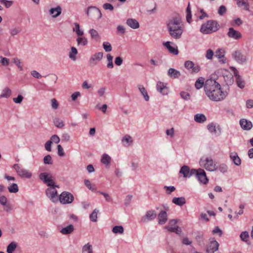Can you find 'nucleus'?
<instances>
[{
  "label": "nucleus",
  "instance_id": "obj_1",
  "mask_svg": "<svg viewBox=\"0 0 253 253\" xmlns=\"http://www.w3.org/2000/svg\"><path fill=\"white\" fill-rule=\"evenodd\" d=\"M204 89L209 98L213 101L223 100L227 95V92L222 91L220 84L213 79H208L206 81Z\"/></svg>",
  "mask_w": 253,
  "mask_h": 253
},
{
  "label": "nucleus",
  "instance_id": "obj_2",
  "mask_svg": "<svg viewBox=\"0 0 253 253\" xmlns=\"http://www.w3.org/2000/svg\"><path fill=\"white\" fill-rule=\"evenodd\" d=\"M168 33L170 37L174 40L181 38L184 32V27L180 16L175 14L169 18L166 22Z\"/></svg>",
  "mask_w": 253,
  "mask_h": 253
},
{
  "label": "nucleus",
  "instance_id": "obj_3",
  "mask_svg": "<svg viewBox=\"0 0 253 253\" xmlns=\"http://www.w3.org/2000/svg\"><path fill=\"white\" fill-rule=\"evenodd\" d=\"M199 165L209 171L217 170V167L211 156H203L199 160Z\"/></svg>",
  "mask_w": 253,
  "mask_h": 253
},
{
  "label": "nucleus",
  "instance_id": "obj_4",
  "mask_svg": "<svg viewBox=\"0 0 253 253\" xmlns=\"http://www.w3.org/2000/svg\"><path fill=\"white\" fill-rule=\"evenodd\" d=\"M218 30L217 22L213 20H209L203 24L200 29V31L205 34L214 32Z\"/></svg>",
  "mask_w": 253,
  "mask_h": 253
},
{
  "label": "nucleus",
  "instance_id": "obj_5",
  "mask_svg": "<svg viewBox=\"0 0 253 253\" xmlns=\"http://www.w3.org/2000/svg\"><path fill=\"white\" fill-rule=\"evenodd\" d=\"M59 186L57 184L54 186H49L45 190V194L46 196L53 203H56L58 201L59 197L57 195V191L56 188H58Z\"/></svg>",
  "mask_w": 253,
  "mask_h": 253
},
{
  "label": "nucleus",
  "instance_id": "obj_6",
  "mask_svg": "<svg viewBox=\"0 0 253 253\" xmlns=\"http://www.w3.org/2000/svg\"><path fill=\"white\" fill-rule=\"evenodd\" d=\"M192 174L195 175L196 178L200 182L206 184L209 182V179L207 177L205 171L202 169H192Z\"/></svg>",
  "mask_w": 253,
  "mask_h": 253
},
{
  "label": "nucleus",
  "instance_id": "obj_7",
  "mask_svg": "<svg viewBox=\"0 0 253 253\" xmlns=\"http://www.w3.org/2000/svg\"><path fill=\"white\" fill-rule=\"evenodd\" d=\"M39 178L48 187L56 184L54 181V177L50 173L42 172L39 175Z\"/></svg>",
  "mask_w": 253,
  "mask_h": 253
},
{
  "label": "nucleus",
  "instance_id": "obj_8",
  "mask_svg": "<svg viewBox=\"0 0 253 253\" xmlns=\"http://www.w3.org/2000/svg\"><path fill=\"white\" fill-rule=\"evenodd\" d=\"M232 57L236 62L242 65L246 64L248 60L247 55L239 50L232 52Z\"/></svg>",
  "mask_w": 253,
  "mask_h": 253
},
{
  "label": "nucleus",
  "instance_id": "obj_9",
  "mask_svg": "<svg viewBox=\"0 0 253 253\" xmlns=\"http://www.w3.org/2000/svg\"><path fill=\"white\" fill-rule=\"evenodd\" d=\"M13 168L15 170L17 174L22 178H30L32 177V174L30 171L21 168L17 164H14Z\"/></svg>",
  "mask_w": 253,
  "mask_h": 253
},
{
  "label": "nucleus",
  "instance_id": "obj_10",
  "mask_svg": "<svg viewBox=\"0 0 253 253\" xmlns=\"http://www.w3.org/2000/svg\"><path fill=\"white\" fill-rule=\"evenodd\" d=\"M59 200L62 204H69L73 202L74 197L70 192L64 191L59 196Z\"/></svg>",
  "mask_w": 253,
  "mask_h": 253
},
{
  "label": "nucleus",
  "instance_id": "obj_11",
  "mask_svg": "<svg viewBox=\"0 0 253 253\" xmlns=\"http://www.w3.org/2000/svg\"><path fill=\"white\" fill-rule=\"evenodd\" d=\"M185 68L192 74L198 73L201 69L198 64H195L193 61L187 60L184 63Z\"/></svg>",
  "mask_w": 253,
  "mask_h": 253
},
{
  "label": "nucleus",
  "instance_id": "obj_12",
  "mask_svg": "<svg viewBox=\"0 0 253 253\" xmlns=\"http://www.w3.org/2000/svg\"><path fill=\"white\" fill-rule=\"evenodd\" d=\"M86 14L88 16L100 19L102 17V13L100 10L95 6H89L86 11Z\"/></svg>",
  "mask_w": 253,
  "mask_h": 253
},
{
  "label": "nucleus",
  "instance_id": "obj_13",
  "mask_svg": "<svg viewBox=\"0 0 253 253\" xmlns=\"http://www.w3.org/2000/svg\"><path fill=\"white\" fill-rule=\"evenodd\" d=\"M157 216V213L154 210L148 211L145 215L141 218V222L145 223L148 221L154 220Z\"/></svg>",
  "mask_w": 253,
  "mask_h": 253
},
{
  "label": "nucleus",
  "instance_id": "obj_14",
  "mask_svg": "<svg viewBox=\"0 0 253 253\" xmlns=\"http://www.w3.org/2000/svg\"><path fill=\"white\" fill-rule=\"evenodd\" d=\"M103 56V53L99 52L95 53L91 56L90 57L89 62L90 65L95 66L102 59Z\"/></svg>",
  "mask_w": 253,
  "mask_h": 253
},
{
  "label": "nucleus",
  "instance_id": "obj_15",
  "mask_svg": "<svg viewBox=\"0 0 253 253\" xmlns=\"http://www.w3.org/2000/svg\"><path fill=\"white\" fill-rule=\"evenodd\" d=\"M163 44L168 49L170 53L174 55H177L178 54L177 47L175 46L173 43L168 41L163 42Z\"/></svg>",
  "mask_w": 253,
  "mask_h": 253
},
{
  "label": "nucleus",
  "instance_id": "obj_16",
  "mask_svg": "<svg viewBox=\"0 0 253 253\" xmlns=\"http://www.w3.org/2000/svg\"><path fill=\"white\" fill-rule=\"evenodd\" d=\"M233 71L234 75L236 77V82L239 87L243 88L245 87V82L242 79L241 77L238 74V70L235 67H231Z\"/></svg>",
  "mask_w": 253,
  "mask_h": 253
},
{
  "label": "nucleus",
  "instance_id": "obj_17",
  "mask_svg": "<svg viewBox=\"0 0 253 253\" xmlns=\"http://www.w3.org/2000/svg\"><path fill=\"white\" fill-rule=\"evenodd\" d=\"M227 36L229 38L236 40L240 39L242 37L241 33L240 32L235 30L232 27L229 28Z\"/></svg>",
  "mask_w": 253,
  "mask_h": 253
},
{
  "label": "nucleus",
  "instance_id": "obj_18",
  "mask_svg": "<svg viewBox=\"0 0 253 253\" xmlns=\"http://www.w3.org/2000/svg\"><path fill=\"white\" fill-rule=\"evenodd\" d=\"M239 124L241 128L245 130H249L253 127L252 122L245 119H241Z\"/></svg>",
  "mask_w": 253,
  "mask_h": 253
},
{
  "label": "nucleus",
  "instance_id": "obj_19",
  "mask_svg": "<svg viewBox=\"0 0 253 253\" xmlns=\"http://www.w3.org/2000/svg\"><path fill=\"white\" fill-rule=\"evenodd\" d=\"M156 88L157 91L162 95H167L169 92L168 87L164 85V83L161 82L157 83Z\"/></svg>",
  "mask_w": 253,
  "mask_h": 253
},
{
  "label": "nucleus",
  "instance_id": "obj_20",
  "mask_svg": "<svg viewBox=\"0 0 253 253\" xmlns=\"http://www.w3.org/2000/svg\"><path fill=\"white\" fill-rule=\"evenodd\" d=\"M219 244L216 241H213L211 242L208 247L207 252L208 253H213L218 249Z\"/></svg>",
  "mask_w": 253,
  "mask_h": 253
},
{
  "label": "nucleus",
  "instance_id": "obj_21",
  "mask_svg": "<svg viewBox=\"0 0 253 253\" xmlns=\"http://www.w3.org/2000/svg\"><path fill=\"white\" fill-rule=\"evenodd\" d=\"M179 172L183 175V177H190L194 174H192V169L190 170L189 167L187 166H182Z\"/></svg>",
  "mask_w": 253,
  "mask_h": 253
},
{
  "label": "nucleus",
  "instance_id": "obj_22",
  "mask_svg": "<svg viewBox=\"0 0 253 253\" xmlns=\"http://www.w3.org/2000/svg\"><path fill=\"white\" fill-rule=\"evenodd\" d=\"M229 156L231 160L233 162L234 165L239 166L241 164V160L236 152H231Z\"/></svg>",
  "mask_w": 253,
  "mask_h": 253
},
{
  "label": "nucleus",
  "instance_id": "obj_23",
  "mask_svg": "<svg viewBox=\"0 0 253 253\" xmlns=\"http://www.w3.org/2000/svg\"><path fill=\"white\" fill-rule=\"evenodd\" d=\"M158 218L159 224L161 225L165 224L168 219L167 212L165 211H162L159 213Z\"/></svg>",
  "mask_w": 253,
  "mask_h": 253
},
{
  "label": "nucleus",
  "instance_id": "obj_24",
  "mask_svg": "<svg viewBox=\"0 0 253 253\" xmlns=\"http://www.w3.org/2000/svg\"><path fill=\"white\" fill-rule=\"evenodd\" d=\"M126 24L131 28L133 29H136L139 27V22L135 19H127L126 21Z\"/></svg>",
  "mask_w": 253,
  "mask_h": 253
},
{
  "label": "nucleus",
  "instance_id": "obj_25",
  "mask_svg": "<svg viewBox=\"0 0 253 253\" xmlns=\"http://www.w3.org/2000/svg\"><path fill=\"white\" fill-rule=\"evenodd\" d=\"M62 12V9L60 6L58 5L56 7L51 8L49 10V14L51 15L53 18H56L60 15Z\"/></svg>",
  "mask_w": 253,
  "mask_h": 253
},
{
  "label": "nucleus",
  "instance_id": "obj_26",
  "mask_svg": "<svg viewBox=\"0 0 253 253\" xmlns=\"http://www.w3.org/2000/svg\"><path fill=\"white\" fill-rule=\"evenodd\" d=\"M168 75L171 78L177 79L180 76L181 74L179 71L170 68L168 71Z\"/></svg>",
  "mask_w": 253,
  "mask_h": 253
},
{
  "label": "nucleus",
  "instance_id": "obj_27",
  "mask_svg": "<svg viewBox=\"0 0 253 253\" xmlns=\"http://www.w3.org/2000/svg\"><path fill=\"white\" fill-rule=\"evenodd\" d=\"M111 161V158L108 154H103L101 157V162L104 165L106 168H109Z\"/></svg>",
  "mask_w": 253,
  "mask_h": 253
},
{
  "label": "nucleus",
  "instance_id": "obj_28",
  "mask_svg": "<svg viewBox=\"0 0 253 253\" xmlns=\"http://www.w3.org/2000/svg\"><path fill=\"white\" fill-rule=\"evenodd\" d=\"M225 51L222 49H218L215 51V56L218 59H220L219 62L222 63H225L226 62V59L224 58Z\"/></svg>",
  "mask_w": 253,
  "mask_h": 253
},
{
  "label": "nucleus",
  "instance_id": "obj_29",
  "mask_svg": "<svg viewBox=\"0 0 253 253\" xmlns=\"http://www.w3.org/2000/svg\"><path fill=\"white\" fill-rule=\"evenodd\" d=\"M122 143L125 147H128L133 143L132 137L128 134L125 135L122 139Z\"/></svg>",
  "mask_w": 253,
  "mask_h": 253
},
{
  "label": "nucleus",
  "instance_id": "obj_30",
  "mask_svg": "<svg viewBox=\"0 0 253 253\" xmlns=\"http://www.w3.org/2000/svg\"><path fill=\"white\" fill-rule=\"evenodd\" d=\"M237 4L238 7H243L244 10L250 11L248 0H237Z\"/></svg>",
  "mask_w": 253,
  "mask_h": 253
},
{
  "label": "nucleus",
  "instance_id": "obj_31",
  "mask_svg": "<svg viewBox=\"0 0 253 253\" xmlns=\"http://www.w3.org/2000/svg\"><path fill=\"white\" fill-rule=\"evenodd\" d=\"M172 202L177 206L182 207L186 203V199L184 197H174L172 199Z\"/></svg>",
  "mask_w": 253,
  "mask_h": 253
},
{
  "label": "nucleus",
  "instance_id": "obj_32",
  "mask_svg": "<svg viewBox=\"0 0 253 253\" xmlns=\"http://www.w3.org/2000/svg\"><path fill=\"white\" fill-rule=\"evenodd\" d=\"M194 121L198 123H203L207 120V118L203 114H196L194 117Z\"/></svg>",
  "mask_w": 253,
  "mask_h": 253
},
{
  "label": "nucleus",
  "instance_id": "obj_33",
  "mask_svg": "<svg viewBox=\"0 0 253 253\" xmlns=\"http://www.w3.org/2000/svg\"><path fill=\"white\" fill-rule=\"evenodd\" d=\"M138 88L141 95L143 96L145 100L146 101H148L149 100V96L148 95V92L145 88L141 84L138 85Z\"/></svg>",
  "mask_w": 253,
  "mask_h": 253
},
{
  "label": "nucleus",
  "instance_id": "obj_34",
  "mask_svg": "<svg viewBox=\"0 0 253 253\" xmlns=\"http://www.w3.org/2000/svg\"><path fill=\"white\" fill-rule=\"evenodd\" d=\"M11 94L12 91L11 89L9 88L6 87L2 90L1 94H0V98H8L10 96Z\"/></svg>",
  "mask_w": 253,
  "mask_h": 253
},
{
  "label": "nucleus",
  "instance_id": "obj_35",
  "mask_svg": "<svg viewBox=\"0 0 253 253\" xmlns=\"http://www.w3.org/2000/svg\"><path fill=\"white\" fill-rule=\"evenodd\" d=\"M165 228L168 231L175 233L177 234H179L182 232L181 229L178 226H175L173 227L170 226H167Z\"/></svg>",
  "mask_w": 253,
  "mask_h": 253
},
{
  "label": "nucleus",
  "instance_id": "obj_36",
  "mask_svg": "<svg viewBox=\"0 0 253 253\" xmlns=\"http://www.w3.org/2000/svg\"><path fill=\"white\" fill-rule=\"evenodd\" d=\"M74 231V226L72 224H70L67 226L63 228L60 232L64 235H67L71 234Z\"/></svg>",
  "mask_w": 253,
  "mask_h": 253
},
{
  "label": "nucleus",
  "instance_id": "obj_37",
  "mask_svg": "<svg viewBox=\"0 0 253 253\" xmlns=\"http://www.w3.org/2000/svg\"><path fill=\"white\" fill-rule=\"evenodd\" d=\"M17 247V244L15 242H11L7 247L6 252L13 253Z\"/></svg>",
  "mask_w": 253,
  "mask_h": 253
},
{
  "label": "nucleus",
  "instance_id": "obj_38",
  "mask_svg": "<svg viewBox=\"0 0 253 253\" xmlns=\"http://www.w3.org/2000/svg\"><path fill=\"white\" fill-rule=\"evenodd\" d=\"M204 85H205L204 78L203 77L198 78L195 83V86L198 89L201 88Z\"/></svg>",
  "mask_w": 253,
  "mask_h": 253
},
{
  "label": "nucleus",
  "instance_id": "obj_39",
  "mask_svg": "<svg viewBox=\"0 0 253 253\" xmlns=\"http://www.w3.org/2000/svg\"><path fill=\"white\" fill-rule=\"evenodd\" d=\"M74 27L73 28V31L76 32L78 37L82 36L84 34V31L80 29V25L78 23H74Z\"/></svg>",
  "mask_w": 253,
  "mask_h": 253
},
{
  "label": "nucleus",
  "instance_id": "obj_40",
  "mask_svg": "<svg viewBox=\"0 0 253 253\" xmlns=\"http://www.w3.org/2000/svg\"><path fill=\"white\" fill-rule=\"evenodd\" d=\"M83 253H93V249L92 246L87 243L84 245L82 248Z\"/></svg>",
  "mask_w": 253,
  "mask_h": 253
},
{
  "label": "nucleus",
  "instance_id": "obj_41",
  "mask_svg": "<svg viewBox=\"0 0 253 253\" xmlns=\"http://www.w3.org/2000/svg\"><path fill=\"white\" fill-rule=\"evenodd\" d=\"M54 125L59 128H62L64 126L63 121L59 118H55L53 119Z\"/></svg>",
  "mask_w": 253,
  "mask_h": 253
},
{
  "label": "nucleus",
  "instance_id": "obj_42",
  "mask_svg": "<svg viewBox=\"0 0 253 253\" xmlns=\"http://www.w3.org/2000/svg\"><path fill=\"white\" fill-rule=\"evenodd\" d=\"M78 53V50L76 47L72 46L71 48V51L69 52V56L70 59L75 61L76 59V55Z\"/></svg>",
  "mask_w": 253,
  "mask_h": 253
},
{
  "label": "nucleus",
  "instance_id": "obj_43",
  "mask_svg": "<svg viewBox=\"0 0 253 253\" xmlns=\"http://www.w3.org/2000/svg\"><path fill=\"white\" fill-rule=\"evenodd\" d=\"M218 126H216L215 124L211 123L207 126V128L211 133H216L217 127Z\"/></svg>",
  "mask_w": 253,
  "mask_h": 253
},
{
  "label": "nucleus",
  "instance_id": "obj_44",
  "mask_svg": "<svg viewBox=\"0 0 253 253\" xmlns=\"http://www.w3.org/2000/svg\"><path fill=\"white\" fill-rule=\"evenodd\" d=\"M7 189L9 192L11 193H16L19 190L18 186L16 183H13L10 186H8Z\"/></svg>",
  "mask_w": 253,
  "mask_h": 253
},
{
  "label": "nucleus",
  "instance_id": "obj_45",
  "mask_svg": "<svg viewBox=\"0 0 253 253\" xmlns=\"http://www.w3.org/2000/svg\"><path fill=\"white\" fill-rule=\"evenodd\" d=\"M76 40H77L78 44L79 45H81L84 46V45H86L87 43V39L85 37H84L79 36L77 39Z\"/></svg>",
  "mask_w": 253,
  "mask_h": 253
},
{
  "label": "nucleus",
  "instance_id": "obj_46",
  "mask_svg": "<svg viewBox=\"0 0 253 253\" xmlns=\"http://www.w3.org/2000/svg\"><path fill=\"white\" fill-rule=\"evenodd\" d=\"M99 212L98 210L95 209L89 215V218L92 222H96L97 219V213Z\"/></svg>",
  "mask_w": 253,
  "mask_h": 253
},
{
  "label": "nucleus",
  "instance_id": "obj_47",
  "mask_svg": "<svg viewBox=\"0 0 253 253\" xmlns=\"http://www.w3.org/2000/svg\"><path fill=\"white\" fill-rule=\"evenodd\" d=\"M192 18V14L191 8L190 7V3H188V6L186 8V21L188 23H191Z\"/></svg>",
  "mask_w": 253,
  "mask_h": 253
},
{
  "label": "nucleus",
  "instance_id": "obj_48",
  "mask_svg": "<svg viewBox=\"0 0 253 253\" xmlns=\"http://www.w3.org/2000/svg\"><path fill=\"white\" fill-rule=\"evenodd\" d=\"M84 185L87 188L92 191H95L96 190L95 185H92L90 181L88 179H85L84 181Z\"/></svg>",
  "mask_w": 253,
  "mask_h": 253
},
{
  "label": "nucleus",
  "instance_id": "obj_49",
  "mask_svg": "<svg viewBox=\"0 0 253 253\" xmlns=\"http://www.w3.org/2000/svg\"><path fill=\"white\" fill-rule=\"evenodd\" d=\"M88 32L92 39H95L96 40H98L99 36V34L96 30L93 29H91L89 30Z\"/></svg>",
  "mask_w": 253,
  "mask_h": 253
},
{
  "label": "nucleus",
  "instance_id": "obj_50",
  "mask_svg": "<svg viewBox=\"0 0 253 253\" xmlns=\"http://www.w3.org/2000/svg\"><path fill=\"white\" fill-rule=\"evenodd\" d=\"M112 231L115 234H122L124 233V230L122 226H115L113 228Z\"/></svg>",
  "mask_w": 253,
  "mask_h": 253
},
{
  "label": "nucleus",
  "instance_id": "obj_51",
  "mask_svg": "<svg viewBox=\"0 0 253 253\" xmlns=\"http://www.w3.org/2000/svg\"><path fill=\"white\" fill-rule=\"evenodd\" d=\"M107 59L108 61V63L107 65V67L110 69L113 68L114 67V64L113 63V56L110 54H108L107 55Z\"/></svg>",
  "mask_w": 253,
  "mask_h": 253
},
{
  "label": "nucleus",
  "instance_id": "obj_52",
  "mask_svg": "<svg viewBox=\"0 0 253 253\" xmlns=\"http://www.w3.org/2000/svg\"><path fill=\"white\" fill-rule=\"evenodd\" d=\"M240 237L243 241L247 242L249 239V235L247 231H244L241 233Z\"/></svg>",
  "mask_w": 253,
  "mask_h": 253
},
{
  "label": "nucleus",
  "instance_id": "obj_53",
  "mask_svg": "<svg viewBox=\"0 0 253 253\" xmlns=\"http://www.w3.org/2000/svg\"><path fill=\"white\" fill-rule=\"evenodd\" d=\"M103 47L106 52H110L112 49L111 44L108 42H105L103 43Z\"/></svg>",
  "mask_w": 253,
  "mask_h": 253
},
{
  "label": "nucleus",
  "instance_id": "obj_54",
  "mask_svg": "<svg viewBox=\"0 0 253 253\" xmlns=\"http://www.w3.org/2000/svg\"><path fill=\"white\" fill-rule=\"evenodd\" d=\"M227 166L225 164H221L219 165L218 167H217V169L219 170L221 172L225 173L227 171Z\"/></svg>",
  "mask_w": 253,
  "mask_h": 253
},
{
  "label": "nucleus",
  "instance_id": "obj_55",
  "mask_svg": "<svg viewBox=\"0 0 253 253\" xmlns=\"http://www.w3.org/2000/svg\"><path fill=\"white\" fill-rule=\"evenodd\" d=\"M164 189L165 190L167 194H170L175 190V188L173 186H165Z\"/></svg>",
  "mask_w": 253,
  "mask_h": 253
},
{
  "label": "nucleus",
  "instance_id": "obj_56",
  "mask_svg": "<svg viewBox=\"0 0 253 253\" xmlns=\"http://www.w3.org/2000/svg\"><path fill=\"white\" fill-rule=\"evenodd\" d=\"M21 31V28L19 27H15L13 29H11L10 30V34L11 36H14L18 33H19Z\"/></svg>",
  "mask_w": 253,
  "mask_h": 253
},
{
  "label": "nucleus",
  "instance_id": "obj_57",
  "mask_svg": "<svg viewBox=\"0 0 253 253\" xmlns=\"http://www.w3.org/2000/svg\"><path fill=\"white\" fill-rule=\"evenodd\" d=\"M213 54H214L213 51L211 49H209L206 51V54L205 56L207 58V59L211 60L212 59Z\"/></svg>",
  "mask_w": 253,
  "mask_h": 253
},
{
  "label": "nucleus",
  "instance_id": "obj_58",
  "mask_svg": "<svg viewBox=\"0 0 253 253\" xmlns=\"http://www.w3.org/2000/svg\"><path fill=\"white\" fill-rule=\"evenodd\" d=\"M43 163L45 164H48V165L52 164V161L51 157L50 156V155H47L44 157Z\"/></svg>",
  "mask_w": 253,
  "mask_h": 253
},
{
  "label": "nucleus",
  "instance_id": "obj_59",
  "mask_svg": "<svg viewBox=\"0 0 253 253\" xmlns=\"http://www.w3.org/2000/svg\"><path fill=\"white\" fill-rule=\"evenodd\" d=\"M0 2L4 4L6 8L10 7L13 3L12 1L7 0H0Z\"/></svg>",
  "mask_w": 253,
  "mask_h": 253
},
{
  "label": "nucleus",
  "instance_id": "obj_60",
  "mask_svg": "<svg viewBox=\"0 0 253 253\" xmlns=\"http://www.w3.org/2000/svg\"><path fill=\"white\" fill-rule=\"evenodd\" d=\"M103 8L105 10H109L113 11L114 10V6L112 4L109 3H105L103 5Z\"/></svg>",
  "mask_w": 253,
  "mask_h": 253
},
{
  "label": "nucleus",
  "instance_id": "obj_61",
  "mask_svg": "<svg viewBox=\"0 0 253 253\" xmlns=\"http://www.w3.org/2000/svg\"><path fill=\"white\" fill-rule=\"evenodd\" d=\"M13 63L17 66L20 71L23 70V66L21 65V62L19 59L14 58Z\"/></svg>",
  "mask_w": 253,
  "mask_h": 253
},
{
  "label": "nucleus",
  "instance_id": "obj_62",
  "mask_svg": "<svg viewBox=\"0 0 253 253\" xmlns=\"http://www.w3.org/2000/svg\"><path fill=\"white\" fill-rule=\"evenodd\" d=\"M132 198V196L130 195H128L126 196L125 200V205L126 206H129L131 201Z\"/></svg>",
  "mask_w": 253,
  "mask_h": 253
},
{
  "label": "nucleus",
  "instance_id": "obj_63",
  "mask_svg": "<svg viewBox=\"0 0 253 253\" xmlns=\"http://www.w3.org/2000/svg\"><path fill=\"white\" fill-rule=\"evenodd\" d=\"M180 96L184 100H187L189 99L190 94L188 92L186 91H181L180 93Z\"/></svg>",
  "mask_w": 253,
  "mask_h": 253
},
{
  "label": "nucleus",
  "instance_id": "obj_64",
  "mask_svg": "<svg viewBox=\"0 0 253 253\" xmlns=\"http://www.w3.org/2000/svg\"><path fill=\"white\" fill-rule=\"evenodd\" d=\"M23 98L21 95L19 94L16 98H13V100L15 103L20 104L22 102Z\"/></svg>",
  "mask_w": 253,
  "mask_h": 253
}]
</instances>
